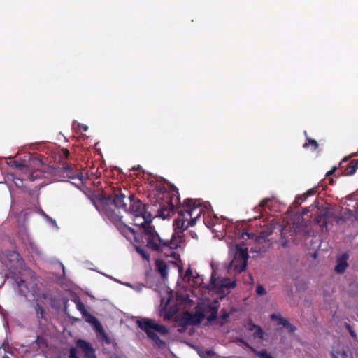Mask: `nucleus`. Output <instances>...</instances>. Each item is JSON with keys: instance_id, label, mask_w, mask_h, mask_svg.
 <instances>
[{"instance_id": "1", "label": "nucleus", "mask_w": 358, "mask_h": 358, "mask_svg": "<svg viewBox=\"0 0 358 358\" xmlns=\"http://www.w3.org/2000/svg\"><path fill=\"white\" fill-rule=\"evenodd\" d=\"M178 189L172 186L169 191L158 194L156 201L152 204V210H157V216L163 219L170 217L176 208L178 216L173 222L175 232L170 240H165L166 248L176 249L183 242V232L201 220V215L208 210V207L201 199H186L182 206L180 204Z\"/></svg>"}, {"instance_id": "2", "label": "nucleus", "mask_w": 358, "mask_h": 358, "mask_svg": "<svg viewBox=\"0 0 358 358\" xmlns=\"http://www.w3.org/2000/svg\"><path fill=\"white\" fill-rule=\"evenodd\" d=\"M94 169L91 166V203L103 218L118 221L120 215L115 209L125 211L128 196L121 189L114 190L112 194V187L101 178V173L97 169L94 173Z\"/></svg>"}, {"instance_id": "3", "label": "nucleus", "mask_w": 358, "mask_h": 358, "mask_svg": "<svg viewBox=\"0 0 358 358\" xmlns=\"http://www.w3.org/2000/svg\"><path fill=\"white\" fill-rule=\"evenodd\" d=\"M129 205L124 212L134 216V224L143 229V238L148 243V248L152 251L162 252L166 249L165 240L160 238L155 227L150 224L152 215L148 211L149 206L143 204L134 194L128 196Z\"/></svg>"}, {"instance_id": "4", "label": "nucleus", "mask_w": 358, "mask_h": 358, "mask_svg": "<svg viewBox=\"0 0 358 358\" xmlns=\"http://www.w3.org/2000/svg\"><path fill=\"white\" fill-rule=\"evenodd\" d=\"M136 324L159 348L164 349L166 348L165 341L160 339L156 334L158 333L162 336L169 334V331L165 326L157 324L154 320L149 318L138 320L136 321Z\"/></svg>"}, {"instance_id": "5", "label": "nucleus", "mask_w": 358, "mask_h": 358, "mask_svg": "<svg viewBox=\"0 0 358 358\" xmlns=\"http://www.w3.org/2000/svg\"><path fill=\"white\" fill-rule=\"evenodd\" d=\"M122 217V216H120ZM115 224L119 231L128 240L131 241L134 240L136 245L135 249L136 251L141 255L142 258L145 260H149L150 255L148 252L142 247L145 246L148 248V243L145 241V238H143V229L141 228V234H138L134 229L129 227L123 222H122L121 218L118 221L113 222Z\"/></svg>"}, {"instance_id": "6", "label": "nucleus", "mask_w": 358, "mask_h": 358, "mask_svg": "<svg viewBox=\"0 0 358 358\" xmlns=\"http://www.w3.org/2000/svg\"><path fill=\"white\" fill-rule=\"evenodd\" d=\"M16 168L24 172L29 180L34 181L41 178L43 173L39 169L43 166V162L38 158H31L29 159V165L23 164L17 161L14 162Z\"/></svg>"}, {"instance_id": "7", "label": "nucleus", "mask_w": 358, "mask_h": 358, "mask_svg": "<svg viewBox=\"0 0 358 358\" xmlns=\"http://www.w3.org/2000/svg\"><path fill=\"white\" fill-rule=\"evenodd\" d=\"M1 262L11 272L15 273L22 270L24 262L19 252L14 250H7L1 258Z\"/></svg>"}, {"instance_id": "8", "label": "nucleus", "mask_w": 358, "mask_h": 358, "mask_svg": "<svg viewBox=\"0 0 358 358\" xmlns=\"http://www.w3.org/2000/svg\"><path fill=\"white\" fill-rule=\"evenodd\" d=\"M59 171L63 178L68 179L78 178L79 182L75 185L80 188L88 198H90V189L85 185L86 181H84L82 173L74 170L72 164L69 165L65 163H63V166Z\"/></svg>"}, {"instance_id": "9", "label": "nucleus", "mask_w": 358, "mask_h": 358, "mask_svg": "<svg viewBox=\"0 0 358 358\" xmlns=\"http://www.w3.org/2000/svg\"><path fill=\"white\" fill-rule=\"evenodd\" d=\"M230 252L233 253V264H236L237 262H240V265L236 264L237 269L239 271H243L246 268L247 262L249 257L247 248H242L236 245L234 248H231Z\"/></svg>"}, {"instance_id": "10", "label": "nucleus", "mask_w": 358, "mask_h": 358, "mask_svg": "<svg viewBox=\"0 0 358 358\" xmlns=\"http://www.w3.org/2000/svg\"><path fill=\"white\" fill-rule=\"evenodd\" d=\"M91 327L96 334L97 340L101 343L110 344L111 341L99 320L91 315Z\"/></svg>"}, {"instance_id": "11", "label": "nucleus", "mask_w": 358, "mask_h": 358, "mask_svg": "<svg viewBox=\"0 0 358 358\" xmlns=\"http://www.w3.org/2000/svg\"><path fill=\"white\" fill-rule=\"evenodd\" d=\"M197 309L194 313L186 311L183 313L182 320L185 324L196 325L199 324L205 317L203 311L201 308L197 306Z\"/></svg>"}, {"instance_id": "12", "label": "nucleus", "mask_w": 358, "mask_h": 358, "mask_svg": "<svg viewBox=\"0 0 358 358\" xmlns=\"http://www.w3.org/2000/svg\"><path fill=\"white\" fill-rule=\"evenodd\" d=\"M358 167V159H350L349 157H345L339 164V171L341 175L352 176Z\"/></svg>"}, {"instance_id": "13", "label": "nucleus", "mask_w": 358, "mask_h": 358, "mask_svg": "<svg viewBox=\"0 0 358 358\" xmlns=\"http://www.w3.org/2000/svg\"><path fill=\"white\" fill-rule=\"evenodd\" d=\"M332 215L333 212L326 209L316 215L315 217V222L322 228V231L324 229L327 231L329 230V225H333V224L329 221Z\"/></svg>"}, {"instance_id": "14", "label": "nucleus", "mask_w": 358, "mask_h": 358, "mask_svg": "<svg viewBox=\"0 0 358 358\" xmlns=\"http://www.w3.org/2000/svg\"><path fill=\"white\" fill-rule=\"evenodd\" d=\"M34 310L38 321L39 328L42 331H44L48 324V320L46 317L45 310L38 303H36L34 305Z\"/></svg>"}, {"instance_id": "15", "label": "nucleus", "mask_w": 358, "mask_h": 358, "mask_svg": "<svg viewBox=\"0 0 358 358\" xmlns=\"http://www.w3.org/2000/svg\"><path fill=\"white\" fill-rule=\"evenodd\" d=\"M220 308V303L218 301L215 300L213 303L206 304L204 308L202 309L204 315L210 313V315L207 317V320L211 322L215 321L217 317V312Z\"/></svg>"}, {"instance_id": "16", "label": "nucleus", "mask_w": 358, "mask_h": 358, "mask_svg": "<svg viewBox=\"0 0 358 358\" xmlns=\"http://www.w3.org/2000/svg\"><path fill=\"white\" fill-rule=\"evenodd\" d=\"M349 258V255L348 253H343L340 257H338L336 259V265L335 266L334 271L338 274L343 273L349 264L348 263V259Z\"/></svg>"}, {"instance_id": "17", "label": "nucleus", "mask_w": 358, "mask_h": 358, "mask_svg": "<svg viewBox=\"0 0 358 358\" xmlns=\"http://www.w3.org/2000/svg\"><path fill=\"white\" fill-rule=\"evenodd\" d=\"M16 283L18 287L20 294L21 296L27 297L28 293L29 292V289L25 280L21 278H17Z\"/></svg>"}, {"instance_id": "18", "label": "nucleus", "mask_w": 358, "mask_h": 358, "mask_svg": "<svg viewBox=\"0 0 358 358\" xmlns=\"http://www.w3.org/2000/svg\"><path fill=\"white\" fill-rule=\"evenodd\" d=\"M156 267L162 278L167 277L169 267L163 260L157 259L156 261Z\"/></svg>"}, {"instance_id": "19", "label": "nucleus", "mask_w": 358, "mask_h": 358, "mask_svg": "<svg viewBox=\"0 0 358 358\" xmlns=\"http://www.w3.org/2000/svg\"><path fill=\"white\" fill-rule=\"evenodd\" d=\"M76 346L83 350L87 357H90V343L82 339H78L76 341Z\"/></svg>"}, {"instance_id": "20", "label": "nucleus", "mask_w": 358, "mask_h": 358, "mask_svg": "<svg viewBox=\"0 0 358 358\" xmlns=\"http://www.w3.org/2000/svg\"><path fill=\"white\" fill-rule=\"evenodd\" d=\"M271 319L273 321H277L278 324L282 325L285 327L287 323H288L289 320L287 318L282 317L280 314L273 313L271 315Z\"/></svg>"}, {"instance_id": "21", "label": "nucleus", "mask_w": 358, "mask_h": 358, "mask_svg": "<svg viewBox=\"0 0 358 358\" xmlns=\"http://www.w3.org/2000/svg\"><path fill=\"white\" fill-rule=\"evenodd\" d=\"M76 303L78 310L83 313L85 321L87 322H90V313H88L85 310L84 304L80 301V300H77Z\"/></svg>"}, {"instance_id": "22", "label": "nucleus", "mask_w": 358, "mask_h": 358, "mask_svg": "<svg viewBox=\"0 0 358 358\" xmlns=\"http://www.w3.org/2000/svg\"><path fill=\"white\" fill-rule=\"evenodd\" d=\"M252 352L255 353L259 358H273L266 350L257 351L255 348L250 347Z\"/></svg>"}, {"instance_id": "23", "label": "nucleus", "mask_w": 358, "mask_h": 358, "mask_svg": "<svg viewBox=\"0 0 358 358\" xmlns=\"http://www.w3.org/2000/svg\"><path fill=\"white\" fill-rule=\"evenodd\" d=\"M253 328L255 329V331L254 332V334H253L254 337L255 338H260V339H263L264 338V332L262 330V329L259 326H257L256 324H253Z\"/></svg>"}, {"instance_id": "24", "label": "nucleus", "mask_w": 358, "mask_h": 358, "mask_svg": "<svg viewBox=\"0 0 358 358\" xmlns=\"http://www.w3.org/2000/svg\"><path fill=\"white\" fill-rule=\"evenodd\" d=\"M309 146H313V150H317L319 147V145L315 140L311 139L308 137H306V141L305 144L303 145V147L308 148Z\"/></svg>"}, {"instance_id": "25", "label": "nucleus", "mask_w": 358, "mask_h": 358, "mask_svg": "<svg viewBox=\"0 0 358 358\" xmlns=\"http://www.w3.org/2000/svg\"><path fill=\"white\" fill-rule=\"evenodd\" d=\"M220 286L224 288H233L236 286V282L234 280L229 281L227 279H224L222 281Z\"/></svg>"}, {"instance_id": "26", "label": "nucleus", "mask_w": 358, "mask_h": 358, "mask_svg": "<svg viewBox=\"0 0 358 358\" xmlns=\"http://www.w3.org/2000/svg\"><path fill=\"white\" fill-rule=\"evenodd\" d=\"M69 152L67 149L62 148L59 151V160L64 161L69 158Z\"/></svg>"}, {"instance_id": "27", "label": "nucleus", "mask_w": 358, "mask_h": 358, "mask_svg": "<svg viewBox=\"0 0 358 358\" xmlns=\"http://www.w3.org/2000/svg\"><path fill=\"white\" fill-rule=\"evenodd\" d=\"M336 170H337V167L334 166V167H332V169L330 171L327 172V173L325 175L326 178L329 180V185H332L334 184V179H333V178L331 177V176L333 175L336 172Z\"/></svg>"}, {"instance_id": "28", "label": "nucleus", "mask_w": 358, "mask_h": 358, "mask_svg": "<svg viewBox=\"0 0 358 358\" xmlns=\"http://www.w3.org/2000/svg\"><path fill=\"white\" fill-rule=\"evenodd\" d=\"M331 219H334L336 224H341L347 220L346 217L343 216L341 213L340 215H336L333 213V215L331 217Z\"/></svg>"}, {"instance_id": "29", "label": "nucleus", "mask_w": 358, "mask_h": 358, "mask_svg": "<svg viewBox=\"0 0 358 358\" xmlns=\"http://www.w3.org/2000/svg\"><path fill=\"white\" fill-rule=\"evenodd\" d=\"M341 213L346 217L347 220L350 219L353 216V211L350 209L345 208L341 211Z\"/></svg>"}, {"instance_id": "30", "label": "nucleus", "mask_w": 358, "mask_h": 358, "mask_svg": "<svg viewBox=\"0 0 358 358\" xmlns=\"http://www.w3.org/2000/svg\"><path fill=\"white\" fill-rule=\"evenodd\" d=\"M256 293L259 296H263V295L266 294V291L265 288L262 285L259 284V285H257V288H256Z\"/></svg>"}, {"instance_id": "31", "label": "nucleus", "mask_w": 358, "mask_h": 358, "mask_svg": "<svg viewBox=\"0 0 358 358\" xmlns=\"http://www.w3.org/2000/svg\"><path fill=\"white\" fill-rule=\"evenodd\" d=\"M69 358H78V350L75 347H71L69 350Z\"/></svg>"}, {"instance_id": "32", "label": "nucleus", "mask_w": 358, "mask_h": 358, "mask_svg": "<svg viewBox=\"0 0 358 358\" xmlns=\"http://www.w3.org/2000/svg\"><path fill=\"white\" fill-rule=\"evenodd\" d=\"M317 192V188H313L306 192L302 196H304V199H306L308 196H313Z\"/></svg>"}, {"instance_id": "33", "label": "nucleus", "mask_w": 358, "mask_h": 358, "mask_svg": "<svg viewBox=\"0 0 358 358\" xmlns=\"http://www.w3.org/2000/svg\"><path fill=\"white\" fill-rule=\"evenodd\" d=\"M270 201H271V199L264 198L259 203V207L261 208H264L268 205V202H270Z\"/></svg>"}, {"instance_id": "34", "label": "nucleus", "mask_w": 358, "mask_h": 358, "mask_svg": "<svg viewBox=\"0 0 358 358\" xmlns=\"http://www.w3.org/2000/svg\"><path fill=\"white\" fill-rule=\"evenodd\" d=\"M285 328L289 333H294L296 330V327L292 324L289 323V322L288 323H287Z\"/></svg>"}, {"instance_id": "35", "label": "nucleus", "mask_w": 358, "mask_h": 358, "mask_svg": "<svg viewBox=\"0 0 358 358\" xmlns=\"http://www.w3.org/2000/svg\"><path fill=\"white\" fill-rule=\"evenodd\" d=\"M236 264H238V266L240 265V262H237ZM236 266V264H233V259H232L229 264V268L233 269L236 273H241L242 271H239L237 269Z\"/></svg>"}, {"instance_id": "36", "label": "nucleus", "mask_w": 358, "mask_h": 358, "mask_svg": "<svg viewBox=\"0 0 358 358\" xmlns=\"http://www.w3.org/2000/svg\"><path fill=\"white\" fill-rule=\"evenodd\" d=\"M192 274H193L192 270L189 267L185 271V278H187L188 280H189L190 278L192 277Z\"/></svg>"}, {"instance_id": "37", "label": "nucleus", "mask_w": 358, "mask_h": 358, "mask_svg": "<svg viewBox=\"0 0 358 358\" xmlns=\"http://www.w3.org/2000/svg\"><path fill=\"white\" fill-rule=\"evenodd\" d=\"M345 327L347 328V329L349 331L350 335L352 337H355L356 336V334L355 333V331H353L352 328L351 327V326L349 324H345Z\"/></svg>"}, {"instance_id": "38", "label": "nucleus", "mask_w": 358, "mask_h": 358, "mask_svg": "<svg viewBox=\"0 0 358 358\" xmlns=\"http://www.w3.org/2000/svg\"><path fill=\"white\" fill-rule=\"evenodd\" d=\"M306 199H304V196H302V195L301 196H299L296 197V200H295V203L296 204H301V201H305Z\"/></svg>"}, {"instance_id": "39", "label": "nucleus", "mask_w": 358, "mask_h": 358, "mask_svg": "<svg viewBox=\"0 0 358 358\" xmlns=\"http://www.w3.org/2000/svg\"><path fill=\"white\" fill-rule=\"evenodd\" d=\"M229 317V314L227 313L226 311L224 313H222L221 315V318L222 320H227Z\"/></svg>"}, {"instance_id": "40", "label": "nucleus", "mask_w": 358, "mask_h": 358, "mask_svg": "<svg viewBox=\"0 0 358 358\" xmlns=\"http://www.w3.org/2000/svg\"><path fill=\"white\" fill-rule=\"evenodd\" d=\"M15 183L17 187H20V185H22L23 182L22 179L17 178L15 180Z\"/></svg>"}, {"instance_id": "41", "label": "nucleus", "mask_w": 358, "mask_h": 358, "mask_svg": "<svg viewBox=\"0 0 358 358\" xmlns=\"http://www.w3.org/2000/svg\"><path fill=\"white\" fill-rule=\"evenodd\" d=\"M78 127H79L80 130L83 129L84 131H86L88 129V127L87 125H80L79 123H78Z\"/></svg>"}, {"instance_id": "42", "label": "nucleus", "mask_w": 358, "mask_h": 358, "mask_svg": "<svg viewBox=\"0 0 358 358\" xmlns=\"http://www.w3.org/2000/svg\"><path fill=\"white\" fill-rule=\"evenodd\" d=\"M45 218L50 222L55 224H56V222L55 220H52L50 217H49L48 215H45Z\"/></svg>"}, {"instance_id": "43", "label": "nucleus", "mask_w": 358, "mask_h": 358, "mask_svg": "<svg viewBox=\"0 0 358 358\" xmlns=\"http://www.w3.org/2000/svg\"><path fill=\"white\" fill-rule=\"evenodd\" d=\"M173 249H171V248H166L164 251L162 252H157V253H164L166 255V256H169V254H166L167 251H171ZM157 252V251H155Z\"/></svg>"}, {"instance_id": "44", "label": "nucleus", "mask_w": 358, "mask_h": 358, "mask_svg": "<svg viewBox=\"0 0 358 358\" xmlns=\"http://www.w3.org/2000/svg\"><path fill=\"white\" fill-rule=\"evenodd\" d=\"M245 235H246V236H248V238H250L251 234H249L248 232L245 231V232H243V233H242L241 237H242L243 238H244Z\"/></svg>"}, {"instance_id": "45", "label": "nucleus", "mask_w": 358, "mask_h": 358, "mask_svg": "<svg viewBox=\"0 0 358 358\" xmlns=\"http://www.w3.org/2000/svg\"><path fill=\"white\" fill-rule=\"evenodd\" d=\"M91 358H96V355L94 354V350L91 346Z\"/></svg>"}, {"instance_id": "46", "label": "nucleus", "mask_w": 358, "mask_h": 358, "mask_svg": "<svg viewBox=\"0 0 358 358\" xmlns=\"http://www.w3.org/2000/svg\"><path fill=\"white\" fill-rule=\"evenodd\" d=\"M191 236L193 238H197V234L194 231H190Z\"/></svg>"}, {"instance_id": "47", "label": "nucleus", "mask_w": 358, "mask_h": 358, "mask_svg": "<svg viewBox=\"0 0 358 358\" xmlns=\"http://www.w3.org/2000/svg\"><path fill=\"white\" fill-rule=\"evenodd\" d=\"M206 353L208 356H212L213 355V353L210 350L206 351Z\"/></svg>"}, {"instance_id": "48", "label": "nucleus", "mask_w": 358, "mask_h": 358, "mask_svg": "<svg viewBox=\"0 0 358 358\" xmlns=\"http://www.w3.org/2000/svg\"><path fill=\"white\" fill-rule=\"evenodd\" d=\"M40 213H41V215H43L44 217H45V215H47V214H45V213H44V211H43V210H41V209L40 210Z\"/></svg>"}, {"instance_id": "49", "label": "nucleus", "mask_w": 358, "mask_h": 358, "mask_svg": "<svg viewBox=\"0 0 358 358\" xmlns=\"http://www.w3.org/2000/svg\"><path fill=\"white\" fill-rule=\"evenodd\" d=\"M250 324V326H251V327H250V329H249L250 331H252V330H253V329H255V328H253V324H254L251 323V324Z\"/></svg>"}, {"instance_id": "50", "label": "nucleus", "mask_w": 358, "mask_h": 358, "mask_svg": "<svg viewBox=\"0 0 358 358\" xmlns=\"http://www.w3.org/2000/svg\"><path fill=\"white\" fill-rule=\"evenodd\" d=\"M308 210L307 209H304V210L302 211V214H303V215H305V214H306V213H308Z\"/></svg>"}, {"instance_id": "51", "label": "nucleus", "mask_w": 358, "mask_h": 358, "mask_svg": "<svg viewBox=\"0 0 358 358\" xmlns=\"http://www.w3.org/2000/svg\"><path fill=\"white\" fill-rule=\"evenodd\" d=\"M137 222H143V220H142V219H138V220H137Z\"/></svg>"}, {"instance_id": "52", "label": "nucleus", "mask_w": 358, "mask_h": 358, "mask_svg": "<svg viewBox=\"0 0 358 358\" xmlns=\"http://www.w3.org/2000/svg\"><path fill=\"white\" fill-rule=\"evenodd\" d=\"M2 358H10L8 355H4Z\"/></svg>"}, {"instance_id": "53", "label": "nucleus", "mask_w": 358, "mask_h": 358, "mask_svg": "<svg viewBox=\"0 0 358 358\" xmlns=\"http://www.w3.org/2000/svg\"><path fill=\"white\" fill-rule=\"evenodd\" d=\"M333 358H338L334 353H332Z\"/></svg>"}, {"instance_id": "54", "label": "nucleus", "mask_w": 358, "mask_h": 358, "mask_svg": "<svg viewBox=\"0 0 358 358\" xmlns=\"http://www.w3.org/2000/svg\"><path fill=\"white\" fill-rule=\"evenodd\" d=\"M117 358H119V357H117Z\"/></svg>"}]
</instances>
